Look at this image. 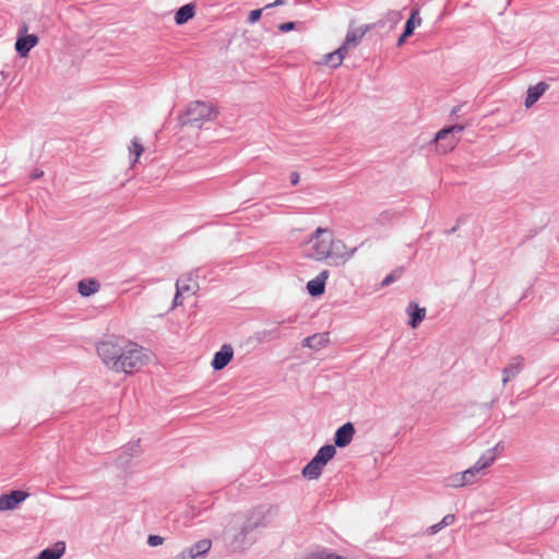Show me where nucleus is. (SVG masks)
<instances>
[{
  "label": "nucleus",
  "instance_id": "2eb2a0df",
  "mask_svg": "<svg viewBox=\"0 0 559 559\" xmlns=\"http://www.w3.org/2000/svg\"><path fill=\"white\" fill-rule=\"evenodd\" d=\"M548 85L544 82H539L536 85L530 86L526 92L525 107L531 108L546 92Z\"/></svg>",
  "mask_w": 559,
  "mask_h": 559
},
{
  "label": "nucleus",
  "instance_id": "423d86ee",
  "mask_svg": "<svg viewBox=\"0 0 559 559\" xmlns=\"http://www.w3.org/2000/svg\"><path fill=\"white\" fill-rule=\"evenodd\" d=\"M124 344L116 343L112 341H105L102 342L97 346V353L103 360V362L110 368L111 370L116 371V365L119 364V360L122 355Z\"/></svg>",
  "mask_w": 559,
  "mask_h": 559
},
{
  "label": "nucleus",
  "instance_id": "20e7f679",
  "mask_svg": "<svg viewBox=\"0 0 559 559\" xmlns=\"http://www.w3.org/2000/svg\"><path fill=\"white\" fill-rule=\"evenodd\" d=\"M216 111L212 104L195 100L189 104L180 116V122L183 126L201 127L204 122L212 120Z\"/></svg>",
  "mask_w": 559,
  "mask_h": 559
},
{
  "label": "nucleus",
  "instance_id": "5701e85b",
  "mask_svg": "<svg viewBox=\"0 0 559 559\" xmlns=\"http://www.w3.org/2000/svg\"><path fill=\"white\" fill-rule=\"evenodd\" d=\"M99 287L100 285L96 280H82L78 284V290L84 297L95 294L99 290Z\"/></svg>",
  "mask_w": 559,
  "mask_h": 559
},
{
  "label": "nucleus",
  "instance_id": "f704fd0d",
  "mask_svg": "<svg viewBox=\"0 0 559 559\" xmlns=\"http://www.w3.org/2000/svg\"><path fill=\"white\" fill-rule=\"evenodd\" d=\"M444 526L441 525V522L437 523V524H433L431 525L430 527H428L427 532L431 535L433 534H437L439 531H441Z\"/></svg>",
  "mask_w": 559,
  "mask_h": 559
},
{
  "label": "nucleus",
  "instance_id": "1a4fd4ad",
  "mask_svg": "<svg viewBox=\"0 0 559 559\" xmlns=\"http://www.w3.org/2000/svg\"><path fill=\"white\" fill-rule=\"evenodd\" d=\"M368 31L369 26L350 27L341 47L345 48V51L348 53L349 50L358 46Z\"/></svg>",
  "mask_w": 559,
  "mask_h": 559
},
{
  "label": "nucleus",
  "instance_id": "79ce46f5",
  "mask_svg": "<svg viewBox=\"0 0 559 559\" xmlns=\"http://www.w3.org/2000/svg\"><path fill=\"white\" fill-rule=\"evenodd\" d=\"M462 109V105H459V106H455L452 110H451V114L452 115H457Z\"/></svg>",
  "mask_w": 559,
  "mask_h": 559
},
{
  "label": "nucleus",
  "instance_id": "0eeeda50",
  "mask_svg": "<svg viewBox=\"0 0 559 559\" xmlns=\"http://www.w3.org/2000/svg\"><path fill=\"white\" fill-rule=\"evenodd\" d=\"M20 32L23 35L19 36L15 41V50L19 52L21 57H26L32 48H34L38 44V37L34 34H26L27 26L23 25L20 28Z\"/></svg>",
  "mask_w": 559,
  "mask_h": 559
},
{
  "label": "nucleus",
  "instance_id": "7c9ffc66",
  "mask_svg": "<svg viewBox=\"0 0 559 559\" xmlns=\"http://www.w3.org/2000/svg\"><path fill=\"white\" fill-rule=\"evenodd\" d=\"M417 25L413 24V21H407L404 28V37H409Z\"/></svg>",
  "mask_w": 559,
  "mask_h": 559
},
{
  "label": "nucleus",
  "instance_id": "c85d7f7f",
  "mask_svg": "<svg viewBox=\"0 0 559 559\" xmlns=\"http://www.w3.org/2000/svg\"><path fill=\"white\" fill-rule=\"evenodd\" d=\"M265 10L264 8L263 9H257V10H252L250 13H249V16H248V22L250 24H254L255 22H258L261 17V14H262V11Z\"/></svg>",
  "mask_w": 559,
  "mask_h": 559
},
{
  "label": "nucleus",
  "instance_id": "39448f33",
  "mask_svg": "<svg viewBox=\"0 0 559 559\" xmlns=\"http://www.w3.org/2000/svg\"><path fill=\"white\" fill-rule=\"evenodd\" d=\"M463 130L464 127L460 124L451 126L440 130L435 136L438 152L447 154L452 151L459 143L460 139L457 134H460Z\"/></svg>",
  "mask_w": 559,
  "mask_h": 559
},
{
  "label": "nucleus",
  "instance_id": "4c0bfd02",
  "mask_svg": "<svg viewBox=\"0 0 559 559\" xmlns=\"http://www.w3.org/2000/svg\"><path fill=\"white\" fill-rule=\"evenodd\" d=\"M395 281V276L393 274H389L384 277V280L382 281L381 285L382 286H388L390 285L391 283H393Z\"/></svg>",
  "mask_w": 559,
  "mask_h": 559
},
{
  "label": "nucleus",
  "instance_id": "ea45409f",
  "mask_svg": "<svg viewBox=\"0 0 559 559\" xmlns=\"http://www.w3.org/2000/svg\"><path fill=\"white\" fill-rule=\"evenodd\" d=\"M284 3H285V0H275L273 3L265 5L264 9L282 5Z\"/></svg>",
  "mask_w": 559,
  "mask_h": 559
},
{
  "label": "nucleus",
  "instance_id": "412c9836",
  "mask_svg": "<svg viewBox=\"0 0 559 559\" xmlns=\"http://www.w3.org/2000/svg\"><path fill=\"white\" fill-rule=\"evenodd\" d=\"M346 55L347 52L345 51V48L340 47L336 50L325 55L323 62L332 68H337L342 64Z\"/></svg>",
  "mask_w": 559,
  "mask_h": 559
},
{
  "label": "nucleus",
  "instance_id": "393cba45",
  "mask_svg": "<svg viewBox=\"0 0 559 559\" xmlns=\"http://www.w3.org/2000/svg\"><path fill=\"white\" fill-rule=\"evenodd\" d=\"M212 543L210 539H201L187 550L190 552V555H193V559H199L200 557L209 552Z\"/></svg>",
  "mask_w": 559,
  "mask_h": 559
},
{
  "label": "nucleus",
  "instance_id": "a19ab883",
  "mask_svg": "<svg viewBox=\"0 0 559 559\" xmlns=\"http://www.w3.org/2000/svg\"><path fill=\"white\" fill-rule=\"evenodd\" d=\"M407 37H404V33L400 36V38L397 39V47H402L405 43Z\"/></svg>",
  "mask_w": 559,
  "mask_h": 559
},
{
  "label": "nucleus",
  "instance_id": "4468645a",
  "mask_svg": "<svg viewBox=\"0 0 559 559\" xmlns=\"http://www.w3.org/2000/svg\"><path fill=\"white\" fill-rule=\"evenodd\" d=\"M406 313L409 316L411 320L408 322V324L413 328V329H416L418 328V325L421 323V321L425 319L426 317V308H423V307H419L418 304L412 301L408 304V306L406 307Z\"/></svg>",
  "mask_w": 559,
  "mask_h": 559
},
{
  "label": "nucleus",
  "instance_id": "c03bdc74",
  "mask_svg": "<svg viewBox=\"0 0 559 559\" xmlns=\"http://www.w3.org/2000/svg\"><path fill=\"white\" fill-rule=\"evenodd\" d=\"M295 320H296L295 318H289V319L287 320V322H295Z\"/></svg>",
  "mask_w": 559,
  "mask_h": 559
},
{
  "label": "nucleus",
  "instance_id": "dca6fc26",
  "mask_svg": "<svg viewBox=\"0 0 559 559\" xmlns=\"http://www.w3.org/2000/svg\"><path fill=\"white\" fill-rule=\"evenodd\" d=\"M144 151L145 148L140 139L138 136L133 138L128 146L130 167H134L136 165Z\"/></svg>",
  "mask_w": 559,
  "mask_h": 559
},
{
  "label": "nucleus",
  "instance_id": "ddd939ff",
  "mask_svg": "<svg viewBox=\"0 0 559 559\" xmlns=\"http://www.w3.org/2000/svg\"><path fill=\"white\" fill-rule=\"evenodd\" d=\"M329 277V271H322L316 278L307 283V290L310 296L317 297L324 293L325 282Z\"/></svg>",
  "mask_w": 559,
  "mask_h": 559
},
{
  "label": "nucleus",
  "instance_id": "4be33fe9",
  "mask_svg": "<svg viewBox=\"0 0 559 559\" xmlns=\"http://www.w3.org/2000/svg\"><path fill=\"white\" fill-rule=\"evenodd\" d=\"M194 13H195L194 4H192V3L185 4L176 12L175 22L178 25H182V24L187 23L189 20H191L194 16Z\"/></svg>",
  "mask_w": 559,
  "mask_h": 559
},
{
  "label": "nucleus",
  "instance_id": "b1692460",
  "mask_svg": "<svg viewBox=\"0 0 559 559\" xmlns=\"http://www.w3.org/2000/svg\"><path fill=\"white\" fill-rule=\"evenodd\" d=\"M323 467L317 461H311L302 468V476L309 480L318 479L322 474Z\"/></svg>",
  "mask_w": 559,
  "mask_h": 559
},
{
  "label": "nucleus",
  "instance_id": "6ab92c4d",
  "mask_svg": "<svg viewBox=\"0 0 559 559\" xmlns=\"http://www.w3.org/2000/svg\"><path fill=\"white\" fill-rule=\"evenodd\" d=\"M328 341L329 338L326 334L318 333L306 337L302 342V345L305 347L319 350L326 345Z\"/></svg>",
  "mask_w": 559,
  "mask_h": 559
},
{
  "label": "nucleus",
  "instance_id": "7ed1b4c3",
  "mask_svg": "<svg viewBox=\"0 0 559 559\" xmlns=\"http://www.w3.org/2000/svg\"><path fill=\"white\" fill-rule=\"evenodd\" d=\"M150 361V353L134 343H126L117 364L116 372L133 373L140 371Z\"/></svg>",
  "mask_w": 559,
  "mask_h": 559
},
{
  "label": "nucleus",
  "instance_id": "f3484780",
  "mask_svg": "<svg viewBox=\"0 0 559 559\" xmlns=\"http://www.w3.org/2000/svg\"><path fill=\"white\" fill-rule=\"evenodd\" d=\"M336 454L335 447L332 444L323 445L319 449L317 454L312 457L314 461L318 462V464L321 465V467L324 468V466L328 464L329 461H331Z\"/></svg>",
  "mask_w": 559,
  "mask_h": 559
},
{
  "label": "nucleus",
  "instance_id": "e433bc0d",
  "mask_svg": "<svg viewBox=\"0 0 559 559\" xmlns=\"http://www.w3.org/2000/svg\"><path fill=\"white\" fill-rule=\"evenodd\" d=\"M174 559H193V555H190L188 550H183L178 554Z\"/></svg>",
  "mask_w": 559,
  "mask_h": 559
},
{
  "label": "nucleus",
  "instance_id": "f8f14e48",
  "mask_svg": "<svg viewBox=\"0 0 559 559\" xmlns=\"http://www.w3.org/2000/svg\"><path fill=\"white\" fill-rule=\"evenodd\" d=\"M524 358L521 356L513 357L508 366L502 370V383L506 385L510 380L514 379L523 369Z\"/></svg>",
  "mask_w": 559,
  "mask_h": 559
},
{
  "label": "nucleus",
  "instance_id": "cd10ccee",
  "mask_svg": "<svg viewBox=\"0 0 559 559\" xmlns=\"http://www.w3.org/2000/svg\"><path fill=\"white\" fill-rule=\"evenodd\" d=\"M463 475L468 486L476 483L480 477L485 475V473L480 472L477 466L473 465L472 467L463 471Z\"/></svg>",
  "mask_w": 559,
  "mask_h": 559
},
{
  "label": "nucleus",
  "instance_id": "473e14b6",
  "mask_svg": "<svg viewBox=\"0 0 559 559\" xmlns=\"http://www.w3.org/2000/svg\"><path fill=\"white\" fill-rule=\"evenodd\" d=\"M295 28V23L294 22H286V23H283L278 26V29L283 33H286V32H289V31H293Z\"/></svg>",
  "mask_w": 559,
  "mask_h": 559
},
{
  "label": "nucleus",
  "instance_id": "c9c22d12",
  "mask_svg": "<svg viewBox=\"0 0 559 559\" xmlns=\"http://www.w3.org/2000/svg\"><path fill=\"white\" fill-rule=\"evenodd\" d=\"M183 293H178V290L176 289V294H175V298H174V302H173V308H176L178 306H181L182 305V296Z\"/></svg>",
  "mask_w": 559,
  "mask_h": 559
},
{
  "label": "nucleus",
  "instance_id": "9d476101",
  "mask_svg": "<svg viewBox=\"0 0 559 559\" xmlns=\"http://www.w3.org/2000/svg\"><path fill=\"white\" fill-rule=\"evenodd\" d=\"M355 435V428L352 423H346L341 426L334 435V447L345 448L347 447Z\"/></svg>",
  "mask_w": 559,
  "mask_h": 559
},
{
  "label": "nucleus",
  "instance_id": "58836bf2",
  "mask_svg": "<svg viewBox=\"0 0 559 559\" xmlns=\"http://www.w3.org/2000/svg\"><path fill=\"white\" fill-rule=\"evenodd\" d=\"M289 179H290V183L293 186H296L298 182H299V174L298 173H292L290 176H289Z\"/></svg>",
  "mask_w": 559,
  "mask_h": 559
},
{
  "label": "nucleus",
  "instance_id": "c756f323",
  "mask_svg": "<svg viewBox=\"0 0 559 559\" xmlns=\"http://www.w3.org/2000/svg\"><path fill=\"white\" fill-rule=\"evenodd\" d=\"M163 542H164L163 537H160L158 535H150L147 538V544L152 547L159 546L163 544Z\"/></svg>",
  "mask_w": 559,
  "mask_h": 559
},
{
  "label": "nucleus",
  "instance_id": "bb28decb",
  "mask_svg": "<svg viewBox=\"0 0 559 559\" xmlns=\"http://www.w3.org/2000/svg\"><path fill=\"white\" fill-rule=\"evenodd\" d=\"M444 486L448 488H462L467 486L463 472L448 476L444 479Z\"/></svg>",
  "mask_w": 559,
  "mask_h": 559
},
{
  "label": "nucleus",
  "instance_id": "2f4dec72",
  "mask_svg": "<svg viewBox=\"0 0 559 559\" xmlns=\"http://www.w3.org/2000/svg\"><path fill=\"white\" fill-rule=\"evenodd\" d=\"M407 21H413V24L420 25L421 19L419 17V11L418 10H414L411 13V16H409V19Z\"/></svg>",
  "mask_w": 559,
  "mask_h": 559
},
{
  "label": "nucleus",
  "instance_id": "9b49d317",
  "mask_svg": "<svg viewBox=\"0 0 559 559\" xmlns=\"http://www.w3.org/2000/svg\"><path fill=\"white\" fill-rule=\"evenodd\" d=\"M234 350L230 345H223L221 349L215 353L211 366L214 370L224 369L233 359Z\"/></svg>",
  "mask_w": 559,
  "mask_h": 559
},
{
  "label": "nucleus",
  "instance_id": "f03ea898",
  "mask_svg": "<svg viewBox=\"0 0 559 559\" xmlns=\"http://www.w3.org/2000/svg\"><path fill=\"white\" fill-rule=\"evenodd\" d=\"M264 525L265 516L262 510L231 514L226 519L224 538L233 550H243L252 543L251 533Z\"/></svg>",
  "mask_w": 559,
  "mask_h": 559
},
{
  "label": "nucleus",
  "instance_id": "a878e982",
  "mask_svg": "<svg viewBox=\"0 0 559 559\" xmlns=\"http://www.w3.org/2000/svg\"><path fill=\"white\" fill-rule=\"evenodd\" d=\"M176 289L178 293H187L193 295L198 289V284L192 280L191 276H187L186 278L177 280Z\"/></svg>",
  "mask_w": 559,
  "mask_h": 559
},
{
  "label": "nucleus",
  "instance_id": "f257e3e1",
  "mask_svg": "<svg viewBox=\"0 0 559 559\" xmlns=\"http://www.w3.org/2000/svg\"><path fill=\"white\" fill-rule=\"evenodd\" d=\"M356 248L348 249L340 239H335L332 230L318 227L304 243V253L314 261H329L330 265L345 264L355 253Z\"/></svg>",
  "mask_w": 559,
  "mask_h": 559
},
{
  "label": "nucleus",
  "instance_id": "6e6552de",
  "mask_svg": "<svg viewBox=\"0 0 559 559\" xmlns=\"http://www.w3.org/2000/svg\"><path fill=\"white\" fill-rule=\"evenodd\" d=\"M28 493L23 490H13L10 493H4L0 496V511H12L17 508L20 503H22Z\"/></svg>",
  "mask_w": 559,
  "mask_h": 559
},
{
  "label": "nucleus",
  "instance_id": "a211bd4d",
  "mask_svg": "<svg viewBox=\"0 0 559 559\" xmlns=\"http://www.w3.org/2000/svg\"><path fill=\"white\" fill-rule=\"evenodd\" d=\"M66 551V544L58 542L53 548H46L39 552L37 559H60Z\"/></svg>",
  "mask_w": 559,
  "mask_h": 559
},
{
  "label": "nucleus",
  "instance_id": "72a5a7b5",
  "mask_svg": "<svg viewBox=\"0 0 559 559\" xmlns=\"http://www.w3.org/2000/svg\"><path fill=\"white\" fill-rule=\"evenodd\" d=\"M441 525L444 527L451 525L454 522V515L453 514H447L441 521Z\"/></svg>",
  "mask_w": 559,
  "mask_h": 559
},
{
  "label": "nucleus",
  "instance_id": "37998d69",
  "mask_svg": "<svg viewBox=\"0 0 559 559\" xmlns=\"http://www.w3.org/2000/svg\"><path fill=\"white\" fill-rule=\"evenodd\" d=\"M43 174H44L43 171H35V173L32 175V178H33V179H37V178L41 177V176H43Z\"/></svg>",
  "mask_w": 559,
  "mask_h": 559
},
{
  "label": "nucleus",
  "instance_id": "aec40b11",
  "mask_svg": "<svg viewBox=\"0 0 559 559\" xmlns=\"http://www.w3.org/2000/svg\"><path fill=\"white\" fill-rule=\"evenodd\" d=\"M497 459L496 448L487 450L474 464L480 472L486 474V469L490 467Z\"/></svg>",
  "mask_w": 559,
  "mask_h": 559
}]
</instances>
